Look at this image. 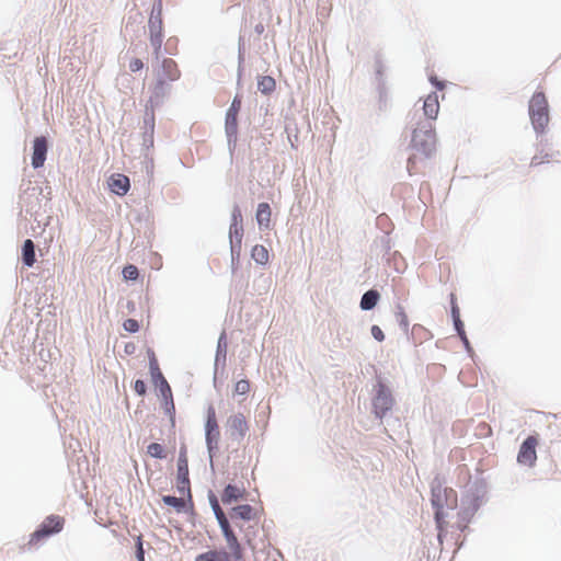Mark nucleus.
<instances>
[{
    "label": "nucleus",
    "instance_id": "nucleus-15",
    "mask_svg": "<svg viewBox=\"0 0 561 561\" xmlns=\"http://www.w3.org/2000/svg\"><path fill=\"white\" fill-rule=\"evenodd\" d=\"M110 191L117 196H125L130 190V180L122 173H114L107 180Z\"/></svg>",
    "mask_w": 561,
    "mask_h": 561
},
{
    "label": "nucleus",
    "instance_id": "nucleus-13",
    "mask_svg": "<svg viewBox=\"0 0 561 561\" xmlns=\"http://www.w3.org/2000/svg\"><path fill=\"white\" fill-rule=\"evenodd\" d=\"M163 3L162 0H154L148 20L149 37L164 36L162 20Z\"/></svg>",
    "mask_w": 561,
    "mask_h": 561
},
{
    "label": "nucleus",
    "instance_id": "nucleus-48",
    "mask_svg": "<svg viewBox=\"0 0 561 561\" xmlns=\"http://www.w3.org/2000/svg\"><path fill=\"white\" fill-rule=\"evenodd\" d=\"M123 328L128 333H137L140 330V323L136 319L128 318L123 322Z\"/></svg>",
    "mask_w": 561,
    "mask_h": 561
},
{
    "label": "nucleus",
    "instance_id": "nucleus-20",
    "mask_svg": "<svg viewBox=\"0 0 561 561\" xmlns=\"http://www.w3.org/2000/svg\"><path fill=\"white\" fill-rule=\"evenodd\" d=\"M423 114L427 118L426 122L435 121L439 112L438 95L436 92H431L423 102Z\"/></svg>",
    "mask_w": 561,
    "mask_h": 561
},
{
    "label": "nucleus",
    "instance_id": "nucleus-9",
    "mask_svg": "<svg viewBox=\"0 0 561 561\" xmlns=\"http://www.w3.org/2000/svg\"><path fill=\"white\" fill-rule=\"evenodd\" d=\"M49 148L48 138L44 135L36 136L32 141L31 165L37 170L44 167Z\"/></svg>",
    "mask_w": 561,
    "mask_h": 561
},
{
    "label": "nucleus",
    "instance_id": "nucleus-41",
    "mask_svg": "<svg viewBox=\"0 0 561 561\" xmlns=\"http://www.w3.org/2000/svg\"><path fill=\"white\" fill-rule=\"evenodd\" d=\"M396 318L400 329L407 333L409 330V319L404 308L401 305H397Z\"/></svg>",
    "mask_w": 561,
    "mask_h": 561
},
{
    "label": "nucleus",
    "instance_id": "nucleus-25",
    "mask_svg": "<svg viewBox=\"0 0 561 561\" xmlns=\"http://www.w3.org/2000/svg\"><path fill=\"white\" fill-rule=\"evenodd\" d=\"M160 399V407L163 413L169 417L172 426H175V404L173 392L158 397Z\"/></svg>",
    "mask_w": 561,
    "mask_h": 561
},
{
    "label": "nucleus",
    "instance_id": "nucleus-43",
    "mask_svg": "<svg viewBox=\"0 0 561 561\" xmlns=\"http://www.w3.org/2000/svg\"><path fill=\"white\" fill-rule=\"evenodd\" d=\"M241 249L242 248L230 247V268L232 275H234L239 268Z\"/></svg>",
    "mask_w": 561,
    "mask_h": 561
},
{
    "label": "nucleus",
    "instance_id": "nucleus-59",
    "mask_svg": "<svg viewBox=\"0 0 561 561\" xmlns=\"http://www.w3.org/2000/svg\"><path fill=\"white\" fill-rule=\"evenodd\" d=\"M459 339H460L467 354L472 357L474 354V351H473V347H472L467 334L459 336Z\"/></svg>",
    "mask_w": 561,
    "mask_h": 561
},
{
    "label": "nucleus",
    "instance_id": "nucleus-38",
    "mask_svg": "<svg viewBox=\"0 0 561 561\" xmlns=\"http://www.w3.org/2000/svg\"><path fill=\"white\" fill-rule=\"evenodd\" d=\"M434 510V520L436 528L438 530V537L440 534L445 530L447 526L446 517L447 513L445 512V508H433Z\"/></svg>",
    "mask_w": 561,
    "mask_h": 561
},
{
    "label": "nucleus",
    "instance_id": "nucleus-14",
    "mask_svg": "<svg viewBox=\"0 0 561 561\" xmlns=\"http://www.w3.org/2000/svg\"><path fill=\"white\" fill-rule=\"evenodd\" d=\"M171 89L169 82L163 81L161 78H156L154 84L150 87V96L147 104L160 107L170 94Z\"/></svg>",
    "mask_w": 561,
    "mask_h": 561
},
{
    "label": "nucleus",
    "instance_id": "nucleus-39",
    "mask_svg": "<svg viewBox=\"0 0 561 561\" xmlns=\"http://www.w3.org/2000/svg\"><path fill=\"white\" fill-rule=\"evenodd\" d=\"M147 454L150 457H152L154 459H159V460L167 458V453H165L164 446L159 443H150L147 446Z\"/></svg>",
    "mask_w": 561,
    "mask_h": 561
},
{
    "label": "nucleus",
    "instance_id": "nucleus-24",
    "mask_svg": "<svg viewBox=\"0 0 561 561\" xmlns=\"http://www.w3.org/2000/svg\"><path fill=\"white\" fill-rule=\"evenodd\" d=\"M380 298V293L376 288H370L362 295L359 308L363 311H370L376 308Z\"/></svg>",
    "mask_w": 561,
    "mask_h": 561
},
{
    "label": "nucleus",
    "instance_id": "nucleus-53",
    "mask_svg": "<svg viewBox=\"0 0 561 561\" xmlns=\"http://www.w3.org/2000/svg\"><path fill=\"white\" fill-rule=\"evenodd\" d=\"M241 106H242V94L241 93H237L231 103H230V106L227 108V111L229 112H233V113H237L239 114L240 111H241Z\"/></svg>",
    "mask_w": 561,
    "mask_h": 561
},
{
    "label": "nucleus",
    "instance_id": "nucleus-21",
    "mask_svg": "<svg viewBox=\"0 0 561 561\" xmlns=\"http://www.w3.org/2000/svg\"><path fill=\"white\" fill-rule=\"evenodd\" d=\"M175 480H176V491L179 493H184L185 491L191 490L188 463H185V465L176 463Z\"/></svg>",
    "mask_w": 561,
    "mask_h": 561
},
{
    "label": "nucleus",
    "instance_id": "nucleus-49",
    "mask_svg": "<svg viewBox=\"0 0 561 561\" xmlns=\"http://www.w3.org/2000/svg\"><path fill=\"white\" fill-rule=\"evenodd\" d=\"M230 225H243L242 211L238 204H234L232 207Z\"/></svg>",
    "mask_w": 561,
    "mask_h": 561
},
{
    "label": "nucleus",
    "instance_id": "nucleus-62",
    "mask_svg": "<svg viewBox=\"0 0 561 561\" xmlns=\"http://www.w3.org/2000/svg\"><path fill=\"white\" fill-rule=\"evenodd\" d=\"M176 463H182V465L188 463L187 450H186V446L185 445H182L180 450H179V457H178V462Z\"/></svg>",
    "mask_w": 561,
    "mask_h": 561
},
{
    "label": "nucleus",
    "instance_id": "nucleus-3",
    "mask_svg": "<svg viewBox=\"0 0 561 561\" xmlns=\"http://www.w3.org/2000/svg\"><path fill=\"white\" fill-rule=\"evenodd\" d=\"M396 399L387 380L380 375L376 376L374 385V396L371 398V413L375 419L382 421L386 415L393 409Z\"/></svg>",
    "mask_w": 561,
    "mask_h": 561
},
{
    "label": "nucleus",
    "instance_id": "nucleus-37",
    "mask_svg": "<svg viewBox=\"0 0 561 561\" xmlns=\"http://www.w3.org/2000/svg\"><path fill=\"white\" fill-rule=\"evenodd\" d=\"M161 501L164 505L172 507L176 513L181 514L184 511L182 499L175 495L167 494L162 495Z\"/></svg>",
    "mask_w": 561,
    "mask_h": 561
},
{
    "label": "nucleus",
    "instance_id": "nucleus-8",
    "mask_svg": "<svg viewBox=\"0 0 561 561\" xmlns=\"http://www.w3.org/2000/svg\"><path fill=\"white\" fill-rule=\"evenodd\" d=\"M218 526L229 548L228 553L233 558V561L244 560V548L240 543L236 533L233 531L228 518L218 522Z\"/></svg>",
    "mask_w": 561,
    "mask_h": 561
},
{
    "label": "nucleus",
    "instance_id": "nucleus-12",
    "mask_svg": "<svg viewBox=\"0 0 561 561\" xmlns=\"http://www.w3.org/2000/svg\"><path fill=\"white\" fill-rule=\"evenodd\" d=\"M227 427L230 434V438L237 442H241L249 431L247 419L240 412L228 417Z\"/></svg>",
    "mask_w": 561,
    "mask_h": 561
},
{
    "label": "nucleus",
    "instance_id": "nucleus-7",
    "mask_svg": "<svg viewBox=\"0 0 561 561\" xmlns=\"http://www.w3.org/2000/svg\"><path fill=\"white\" fill-rule=\"evenodd\" d=\"M456 493L451 488H444L438 477L431 482V504L433 508H453Z\"/></svg>",
    "mask_w": 561,
    "mask_h": 561
},
{
    "label": "nucleus",
    "instance_id": "nucleus-47",
    "mask_svg": "<svg viewBox=\"0 0 561 561\" xmlns=\"http://www.w3.org/2000/svg\"><path fill=\"white\" fill-rule=\"evenodd\" d=\"M250 390V382L248 379H241L239 381L236 382L234 385V389H233V394H238V396H244L249 392Z\"/></svg>",
    "mask_w": 561,
    "mask_h": 561
},
{
    "label": "nucleus",
    "instance_id": "nucleus-4",
    "mask_svg": "<svg viewBox=\"0 0 561 561\" xmlns=\"http://www.w3.org/2000/svg\"><path fill=\"white\" fill-rule=\"evenodd\" d=\"M205 445L209 458V468L215 472V458L219 453L220 430L217 422L216 409L213 403H209L206 409L205 423Z\"/></svg>",
    "mask_w": 561,
    "mask_h": 561
},
{
    "label": "nucleus",
    "instance_id": "nucleus-1",
    "mask_svg": "<svg viewBox=\"0 0 561 561\" xmlns=\"http://www.w3.org/2000/svg\"><path fill=\"white\" fill-rule=\"evenodd\" d=\"M488 493V483L483 478H477L468 484L467 491L461 500V518L468 523L479 511Z\"/></svg>",
    "mask_w": 561,
    "mask_h": 561
},
{
    "label": "nucleus",
    "instance_id": "nucleus-34",
    "mask_svg": "<svg viewBox=\"0 0 561 561\" xmlns=\"http://www.w3.org/2000/svg\"><path fill=\"white\" fill-rule=\"evenodd\" d=\"M244 43L242 37H239L238 43V69H237V85L241 87L242 73H243V62H244Z\"/></svg>",
    "mask_w": 561,
    "mask_h": 561
},
{
    "label": "nucleus",
    "instance_id": "nucleus-36",
    "mask_svg": "<svg viewBox=\"0 0 561 561\" xmlns=\"http://www.w3.org/2000/svg\"><path fill=\"white\" fill-rule=\"evenodd\" d=\"M157 106L146 104L145 106V116H144V126L145 130H151V133H154V110Z\"/></svg>",
    "mask_w": 561,
    "mask_h": 561
},
{
    "label": "nucleus",
    "instance_id": "nucleus-55",
    "mask_svg": "<svg viewBox=\"0 0 561 561\" xmlns=\"http://www.w3.org/2000/svg\"><path fill=\"white\" fill-rule=\"evenodd\" d=\"M370 333H371V336L379 343L383 342L385 339H386V335L382 331V329L377 325V324H373L370 327Z\"/></svg>",
    "mask_w": 561,
    "mask_h": 561
},
{
    "label": "nucleus",
    "instance_id": "nucleus-64",
    "mask_svg": "<svg viewBox=\"0 0 561 561\" xmlns=\"http://www.w3.org/2000/svg\"><path fill=\"white\" fill-rule=\"evenodd\" d=\"M430 82L433 87H435L439 91H442L446 85L445 81H440L436 76H431Z\"/></svg>",
    "mask_w": 561,
    "mask_h": 561
},
{
    "label": "nucleus",
    "instance_id": "nucleus-19",
    "mask_svg": "<svg viewBox=\"0 0 561 561\" xmlns=\"http://www.w3.org/2000/svg\"><path fill=\"white\" fill-rule=\"evenodd\" d=\"M229 517L232 520L241 519L243 522H250L256 518V512L250 504H239L230 508Z\"/></svg>",
    "mask_w": 561,
    "mask_h": 561
},
{
    "label": "nucleus",
    "instance_id": "nucleus-26",
    "mask_svg": "<svg viewBox=\"0 0 561 561\" xmlns=\"http://www.w3.org/2000/svg\"><path fill=\"white\" fill-rule=\"evenodd\" d=\"M271 213L272 210L268 203H259L255 213V219L260 229H267L270 227Z\"/></svg>",
    "mask_w": 561,
    "mask_h": 561
},
{
    "label": "nucleus",
    "instance_id": "nucleus-16",
    "mask_svg": "<svg viewBox=\"0 0 561 561\" xmlns=\"http://www.w3.org/2000/svg\"><path fill=\"white\" fill-rule=\"evenodd\" d=\"M227 350H228L227 333H226V330H222L217 340L215 360H214L215 373H218L220 367L222 370H225L226 360H227Z\"/></svg>",
    "mask_w": 561,
    "mask_h": 561
},
{
    "label": "nucleus",
    "instance_id": "nucleus-42",
    "mask_svg": "<svg viewBox=\"0 0 561 561\" xmlns=\"http://www.w3.org/2000/svg\"><path fill=\"white\" fill-rule=\"evenodd\" d=\"M163 37L164 36H150L149 37L150 45L153 49L152 55L157 62L161 61L160 56H161Z\"/></svg>",
    "mask_w": 561,
    "mask_h": 561
},
{
    "label": "nucleus",
    "instance_id": "nucleus-52",
    "mask_svg": "<svg viewBox=\"0 0 561 561\" xmlns=\"http://www.w3.org/2000/svg\"><path fill=\"white\" fill-rule=\"evenodd\" d=\"M135 220L137 222H146L147 225H150L151 222V216L150 210L148 207L141 208L137 211Z\"/></svg>",
    "mask_w": 561,
    "mask_h": 561
},
{
    "label": "nucleus",
    "instance_id": "nucleus-10",
    "mask_svg": "<svg viewBox=\"0 0 561 561\" xmlns=\"http://www.w3.org/2000/svg\"><path fill=\"white\" fill-rule=\"evenodd\" d=\"M156 78H161L167 82H174L180 79L181 71L178 64L171 58H163L153 67Z\"/></svg>",
    "mask_w": 561,
    "mask_h": 561
},
{
    "label": "nucleus",
    "instance_id": "nucleus-28",
    "mask_svg": "<svg viewBox=\"0 0 561 561\" xmlns=\"http://www.w3.org/2000/svg\"><path fill=\"white\" fill-rule=\"evenodd\" d=\"M379 248L382 260H385L388 265H391V256H400L399 251H392L391 239L388 236L380 237Z\"/></svg>",
    "mask_w": 561,
    "mask_h": 561
},
{
    "label": "nucleus",
    "instance_id": "nucleus-35",
    "mask_svg": "<svg viewBox=\"0 0 561 561\" xmlns=\"http://www.w3.org/2000/svg\"><path fill=\"white\" fill-rule=\"evenodd\" d=\"M376 91L378 94V101H377L378 111L387 112L389 108V104H390V94H389L388 87L377 88Z\"/></svg>",
    "mask_w": 561,
    "mask_h": 561
},
{
    "label": "nucleus",
    "instance_id": "nucleus-50",
    "mask_svg": "<svg viewBox=\"0 0 561 561\" xmlns=\"http://www.w3.org/2000/svg\"><path fill=\"white\" fill-rule=\"evenodd\" d=\"M450 300V316L453 320L461 319L460 317V309L457 304V297L454 293H450L449 295Z\"/></svg>",
    "mask_w": 561,
    "mask_h": 561
},
{
    "label": "nucleus",
    "instance_id": "nucleus-61",
    "mask_svg": "<svg viewBox=\"0 0 561 561\" xmlns=\"http://www.w3.org/2000/svg\"><path fill=\"white\" fill-rule=\"evenodd\" d=\"M153 134L151 130H144L142 139L144 146L147 148L153 147Z\"/></svg>",
    "mask_w": 561,
    "mask_h": 561
},
{
    "label": "nucleus",
    "instance_id": "nucleus-17",
    "mask_svg": "<svg viewBox=\"0 0 561 561\" xmlns=\"http://www.w3.org/2000/svg\"><path fill=\"white\" fill-rule=\"evenodd\" d=\"M247 497L248 492L245 491V489H240L238 485L233 483H228L221 492V502L225 505H230L239 501H245Z\"/></svg>",
    "mask_w": 561,
    "mask_h": 561
},
{
    "label": "nucleus",
    "instance_id": "nucleus-5",
    "mask_svg": "<svg viewBox=\"0 0 561 561\" xmlns=\"http://www.w3.org/2000/svg\"><path fill=\"white\" fill-rule=\"evenodd\" d=\"M65 526V518L60 515H48L30 535L28 545L35 546L39 542L59 534Z\"/></svg>",
    "mask_w": 561,
    "mask_h": 561
},
{
    "label": "nucleus",
    "instance_id": "nucleus-31",
    "mask_svg": "<svg viewBox=\"0 0 561 561\" xmlns=\"http://www.w3.org/2000/svg\"><path fill=\"white\" fill-rule=\"evenodd\" d=\"M207 499L217 523L225 518H228L222 508L220 507L218 497L213 490H208Z\"/></svg>",
    "mask_w": 561,
    "mask_h": 561
},
{
    "label": "nucleus",
    "instance_id": "nucleus-46",
    "mask_svg": "<svg viewBox=\"0 0 561 561\" xmlns=\"http://www.w3.org/2000/svg\"><path fill=\"white\" fill-rule=\"evenodd\" d=\"M135 557L137 561H145V549L141 535L137 536L135 539Z\"/></svg>",
    "mask_w": 561,
    "mask_h": 561
},
{
    "label": "nucleus",
    "instance_id": "nucleus-44",
    "mask_svg": "<svg viewBox=\"0 0 561 561\" xmlns=\"http://www.w3.org/2000/svg\"><path fill=\"white\" fill-rule=\"evenodd\" d=\"M147 356H148V365H149V375H154L158 373H161L158 358L156 356V353L152 348L147 350Z\"/></svg>",
    "mask_w": 561,
    "mask_h": 561
},
{
    "label": "nucleus",
    "instance_id": "nucleus-57",
    "mask_svg": "<svg viewBox=\"0 0 561 561\" xmlns=\"http://www.w3.org/2000/svg\"><path fill=\"white\" fill-rule=\"evenodd\" d=\"M517 462L522 466L526 465V438H524L519 444Z\"/></svg>",
    "mask_w": 561,
    "mask_h": 561
},
{
    "label": "nucleus",
    "instance_id": "nucleus-32",
    "mask_svg": "<svg viewBox=\"0 0 561 561\" xmlns=\"http://www.w3.org/2000/svg\"><path fill=\"white\" fill-rule=\"evenodd\" d=\"M251 257L257 265H266L268 262V251L262 244H255L251 250Z\"/></svg>",
    "mask_w": 561,
    "mask_h": 561
},
{
    "label": "nucleus",
    "instance_id": "nucleus-60",
    "mask_svg": "<svg viewBox=\"0 0 561 561\" xmlns=\"http://www.w3.org/2000/svg\"><path fill=\"white\" fill-rule=\"evenodd\" d=\"M453 324H454V330L458 336L467 334L466 330H465V323L461 319L453 320Z\"/></svg>",
    "mask_w": 561,
    "mask_h": 561
},
{
    "label": "nucleus",
    "instance_id": "nucleus-23",
    "mask_svg": "<svg viewBox=\"0 0 561 561\" xmlns=\"http://www.w3.org/2000/svg\"><path fill=\"white\" fill-rule=\"evenodd\" d=\"M35 243L31 239H25L21 247V261L26 267H32L36 262Z\"/></svg>",
    "mask_w": 561,
    "mask_h": 561
},
{
    "label": "nucleus",
    "instance_id": "nucleus-58",
    "mask_svg": "<svg viewBox=\"0 0 561 561\" xmlns=\"http://www.w3.org/2000/svg\"><path fill=\"white\" fill-rule=\"evenodd\" d=\"M128 67L131 72H138L144 68V61L140 58H133Z\"/></svg>",
    "mask_w": 561,
    "mask_h": 561
},
{
    "label": "nucleus",
    "instance_id": "nucleus-45",
    "mask_svg": "<svg viewBox=\"0 0 561 561\" xmlns=\"http://www.w3.org/2000/svg\"><path fill=\"white\" fill-rule=\"evenodd\" d=\"M133 389L138 397H145L148 392V385L144 379H136L133 382Z\"/></svg>",
    "mask_w": 561,
    "mask_h": 561
},
{
    "label": "nucleus",
    "instance_id": "nucleus-30",
    "mask_svg": "<svg viewBox=\"0 0 561 561\" xmlns=\"http://www.w3.org/2000/svg\"><path fill=\"white\" fill-rule=\"evenodd\" d=\"M276 89V81L271 76H259L257 77V90L263 95H271Z\"/></svg>",
    "mask_w": 561,
    "mask_h": 561
},
{
    "label": "nucleus",
    "instance_id": "nucleus-29",
    "mask_svg": "<svg viewBox=\"0 0 561 561\" xmlns=\"http://www.w3.org/2000/svg\"><path fill=\"white\" fill-rule=\"evenodd\" d=\"M243 234V225H229L228 238L230 247L242 248Z\"/></svg>",
    "mask_w": 561,
    "mask_h": 561
},
{
    "label": "nucleus",
    "instance_id": "nucleus-33",
    "mask_svg": "<svg viewBox=\"0 0 561 561\" xmlns=\"http://www.w3.org/2000/svg\"><path fill=\"white\" fill-rule=\"evenodd\" d=\"M180 494L183 496L182 503L184 506V511H182V513L188 515L190 517H195L196 512L192 490L185 491L184 493Z\"/></svg>",
    "mask_w": 561,
    "mask_h": 561
},
{
    "label": "nucleus",
    "instance_id": "nucleus-11",
    "mask_svg": "<svg viewBox=\"0 0 561 561\" xmlns=\"http://www.w3.org/2000/svg\"><path fill=\"white\" fill-rule=\"evenodd\" d=\"M238 115L237 113H233L232 111H226L225 114V134L227 138V146L230 156L233 154L236 148H237V141H238Z\"/></svg>",
    "mask_w": 561,
    "mask_h": 561
},
{
    "label": "nucleus",
    "instance_id": "nucleus-27",
    "mask_svg": "<svg viewBox=\"0 0 561 561\" xmlns=\"http://www.w3.org/2000/svg\"><path fill=\"white\" fill-rule=\"evenodd\" d=\"M150 378H151V382L156 389L157 397L172 392V388L162 371L151 375Z\"/></svg>",
    "mask_w": 561,
    "mask_h": 561
},
{
    "label": "nucleus",
    "instance_id": "nucleus-6",
    "mask_svg": "<svg viewBox=\"0 0 561 561\" xmlns=\"http://www.w3.org/2000/svg\"><path fill=\"white\" fill-rule=\"evenodd\" d=\"M531 124L536 131L542 133L549 123V106L543 93H535L528 106Z\"/></svg>",
    "mask_w": 561,
    "mask_h": 561
},
{
    "label": "nucleus",
    "instance_id": "nucleus-56",
    "mask_svg": "<svg viewBox=\"0 0 561 561\" xmlns=\"http://www.w3.org/2000/svg\"><path fill=\"white\" fill-rule=\"evenodd\" d=\"M176 45H178L176 37L168 38L165 46H164V53L167 55H175L176 54Z\"/></svg>",
    "mask_w": 561,
    "mask_h": 561
},
{
    "label": "nucleus",
    "instance_id": "nucleus-63",
    "mask_svg": "<svg viewBox=\"0 0 561 561\" xmlns=\"http://www.w3.org/2000/svg\"><path fill=\"white\" fill-rule=\"evenodd\" d=\"M401 265H404V260L402 255L400 256H391V265L397 272H400Z\"/></svg>",
    "mask_w": 561,
    "mask_h": 561
},
{
    "label": "nucleus",
    "instance_id": "nucleus-40",
    "mask_svg": "<svg viewBox=\"0 0 561 561\" xmlns=\"http://www.w3.org/2000/svg\"><path fill=\"white\" fill-rule=\"evenodd\" d=\"M122 275L125 282H137L140 273L136 265L126 264L122 270Z\"/></svg>",
    "mask_w": 561,
    "mask_h": 561
},
{
    "label": "nucleus",
    "instance_id": "nucleus-2",
    "mask_svg": "<svg viewBox=\"0 0 561 561\" xmlns=\"http://www.w3.org/2000/svg\"><path fill=\"white\" fill-rule=\"evenodd\" d=\"M410 147L425 159L436 151V133L431 122H419L412 130Z\"/></svg>",
    "mask_w": 561,
    "mask_h": 561
},
{
    "label": "nucleus",
    "instance_id": "nucleus-51",
    "mask_svg": "<svg viewBox=\"0 0 561 561\" xmlns=\"http://www.w3.org/2000/svg\"><path fill=\"white\" fill-rule=\"evenodd\" d=\"M291 149L297 150L298 148V128L295 126L294 130L287 125L285 128Z\"/></svg>",
    "mask_w": 561,
    "mask_h": 561
},
{
    "label": "nucleus",
    "instance_id": "nucleus-54",
    "mask_svg": "<svg viewBox=\"0 0 561 561\" xmlns=\"http://www.w3.org/2000/svg\"><path fill=\"white\" fill-rule=\"evenodd\" d=\"M476 435L480 437H489L492 435V428L488 423L481 422L477 426Z\"/></svg>",
    "mask_w": 561,
    "mask_h": 561
},
{
    "label": "nucleus",
    "instance_id": "nucleus-22",
    "mask_svg": "<svg viewBox=\"0 0 561 561\" xmlns=\"http://www.w3.org/2000/svg\"><path fill=\"white\" fill-rule=\"evenodd\" d=\"M194 561H233V558L225 548H215L197 554Z\"/></svg>",
    "mask_w": 561,
    "mask_h": 561
},
{
    "label": "nucleus",
    "instance_id": "nucleus-18",
    "mask_svg": "<svg viewBox=\"0 0 561 561\" xmlns=\"http://www.w3.org/2000/svg\"><path fill=\"white\" fill-rule=\"evenodd\" d=\"M386 70L383 56L381 53H377L374 57V83L376 89L388 87Z\"/></svg>",
    "mask_w": 561,
    "mask_h": 561
}]
</instances>
